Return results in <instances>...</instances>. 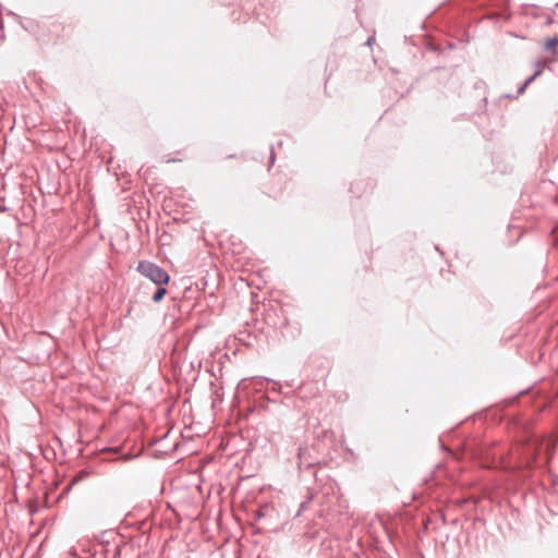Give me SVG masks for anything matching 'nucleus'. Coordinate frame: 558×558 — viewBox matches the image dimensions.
<instances>
[{
	"label": "nucleus",
	"instance_id": "20e7f679",
	"mask_svg": "<svg viewBox=\"0 0 558 558\" xmlns=\"http://www.w3.org/2000/svg\"><path fill=\"white\" fill-rule=\"evenodd\" d=\"M557 43H558V39H556V38H555V39H549V40L547 41V45H546V46H547V48H551V47H554Z\"/></svg>",
	"mask_w": 558,
	"mask_h": 558
},
{
	"label": "nucleus",
	"instance_id": "7ed1b4c3",
	"mask_svg": "<svg viewBox=\"0 0 558 558\" xmlns=\"http://www.w3.org/2000/svg\"><path fill=\"white\" fill-rule=\"evenodd\" d=\"M159 288L157 289V291L155 292V294L153 295V301L154 302H160L163 296L167 294V289L163 287V286H158Z\"/></svg>",
	"mask_w": 558,
	"mask_h": 558
},
{
	"label": "nucleus",
	"instance_id": "f257e3e1",
	"mask_svg": "<svg viewBox=\"0 0 558 558\" xmlns=\"http://www.w3.org/2000/svg\"><path fill=\"white\" fill-rule=\"evenodd\" d=\"M137 271L157 286H166L170 280L168 272L151 262L141 260Z\"/></svg>",
	"mask_w": 558,
	"mask_h": 558
},
{
	"label": "nucleus",
	"instance_id": "f03ea898",
	"mask_svg": "<svg viewBox=\"0 0 558 558\" xmlns=\"http://www.w3.org/2000/svg\"><path fill=\"white\" fill-rule=\"evenodd\" d=\"M548 65L547 61H536L535 62V68H536V71L535 73L530 76L522 85L521 87L518 89V94H523L525 88L543 72V70Z\"/></svg>",
	"mask_w": 558,
	"mask_h": 558
}]
</instances>
